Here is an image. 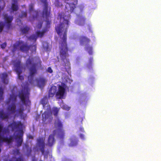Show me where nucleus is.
Returning <instances> with one entry per match:
<instances>
[{"instance_id": "obj_1", "label": "nucleus", "mask_w": 161, "mask_h": 161, "mask_svg": "<svg viewBox=\"0 0 161 161\" xmlns=\"http://www.w3.org/2000/svg\"><path fill=\"white\" fill-rule=\"evenodd\" d=\"M59 19L63 20V22L58 24L55 27V29L59 36L64 33L62 40L59 43V57L61 60V65L63 67L65 71H68L70 69V63L68 58L69 54L68 53L69 50L67 43V32L69 27L70 15L66 13L61 12L58 14Z\"/></svg>"}, {"instance_id": "obj_2", "label": "nucleus", "mask_w": 161, "mask_h": 161, "mask_svg": "<svg viewBox=\"0 0 161 161\" xmlns=\"http://www.w3.org/2000/svg\"><path fill=\"white\" fill-rule=\"evenodd\" d=\"M42 62L39 57H29L26 60L25 64L28 67L29 71L28 80L31 84L33 83L34 77L37 74V70L41 66Z\"/></svg>"}, {"instance_id": "obj_3", "label": "nucleus", "mask_w": 161, "mask_h": 161, "mask_svg": "<svg viewBox=\"0 0 161 161\" xmlns=\"http://www.w3.org/2000/svg\"><path fill=\"white\" fill-rule=\"evenodd\" d=\"M17 97L14 94L10 95L8 100L6 102L8 106L6 108L7 113L3 112H0V117L2 119H8L9 115L14 114L16 112V103Z\"/></svg>"}, {"instance_id": "obj_4", "label": "nucleus", "mask_w": 161, "mask_h": 161, "mask_svg": "<svg viewBox=\"0 0 161 161\" xmlns=\"http://www.w3.org/2000/svg\"><path fill=\"white\" fill-rule=\"evenodd\" d=\"M41 1L44 4V5L42 12V16L43 17H45L47 19L46 20V24L45 27L44 29H46L47 30V28H50L51 23V20H49L47 19L48 18L50 17V10H48V6L47 3V0H41Z\"/></svg>"}, {"instance_id": "obj_5", "label": "nucleus", "mask_w": 161, "mask_h": 161, "mask_svg": "<svg viewBox=\"0 0 161 161\" xmlns=\"http://www.w3.org/2000/svg\"><path fill=\"white\" fill-rule=\"evenodd\" d=\"M14 49H16L18 47L19 48V50L22 52L27 53L28 52L31 47H34L35 50H36V46L35 45H28L26 43H25L23 41H18L14 44Z\"/></svg>"}, {"instance_id": "obj_6", "label": "nucleus", "mask_w": 161, "mask_h": 161, "mask_svg": "<svg viewBox=\"0 0 161 161\" xmlns=\"http://www.w3.org/2000/svg\"><path fill=\"white\" fill-rule=\"evenodd\" d=\"M54 125L55 127L57 129V130H56L58 132V135L59 138L61 139H64V132L63 129V124L59 118H57L55 119Z\"/></svg>"}, {"instance_id": "obj_7", "label": "nucleus", "mask_w": 161, "mask_h": 161, "mask_svg": "<svg viewBox=\"0 0 161 161\" xmlns=\"http://www.w3.org/2000/svg\"><path fill=\"white\" fill-rule=\"evenodd\" d=\"M42 120L45 124H47L52 122L53 117L51 112V108L49 105L47 108V111H45L42 115Z\"/></svg>"}, {"instance_id": "obj_8", "label": "nucleus", "mask_w": 161, "mask_h": 161, "mask_svg": "<svg viewBox=\"0 0 161 161\" xmlns=\"http://www.w3.org/2000/svg\"><path fill=\"white\" fill-rule=\"evenodd\" d=\"M25 88L24 89L21 90L20 92H19V96L20 99L22 103L25 104L26 106L27 105H30L31 104V101L29 99V97L28 96V92H25ZM27 91H28V88H26Z\"/></svg>"}, {"instance_id": "obj_9", "label": "nucleus", "mask_w": 161, "mask_h": 161, "mask_svg": "<svg viewBox=\"0 0 161 161\" xmlns=\"http://www.w3.org/2000/svg\"><path fill=\"white\" fill-rule=\"evenodd\" d=\"M15 68V70L18 75V78L20 80H23L24 79V76L21 75L22 72L23 66L21 64V61L18 60L16 61L14 64Z\"/></svg>"}, {"instance_id": "obj_10", "label": "nucleus", "mask_w": 161, "mask_h": 161, "mask_svg": "<svg viewBox=\"0 0 161 161\" xmlns=\"http://www.w3.org/2000/svg\"><path fill=\"white\" fill-rule=\"evenodd\" d=\"M90 42V39L86 36H82L80 38V44L82 45L84 43H86V45L85 49L88 52L90 55H91L92 54V48L91 46L87 44Z\"/></svg>"}, {"instance_id": "obj_11", "label": "nucleus", "mask_w": 161, "mask_h": 161, "mask_svg": "<svg viewBox=\"0 0 161 161\" xmlns=\"http://www.w3.org/2000/svg\"><path fill=\"white\" fill-rule=\"evenodd\" d=\"M4 26H5V29L7 30H8L12 28V21L13 20V17L12 16H8L7 14L4 15Z\"/></svg>"}, {"instance_id": "obj_12", "label": "nucleus", "mask_w": 161, "mask_h": 161, "mask_svg": "<svg viewBox=\"0 0 161 161\" xmlns=\"http://www.w3.org/2000/svg\"><path fill=\"white\" fill-rule=\"evenodd\" d=\"M65 86H66V85L64 83L62 84L61 85L58 86V91L56 93V97L57 98H63L66 91Z\"/></svg>"}, {"instance_id": "obj_13", "label": "nucleus", "mask_w": 161, "mask_h": 161, "mask_svg": "<svg viewBox=\"0 0 161 161\" xmlns=\"http://www.w3.org/2000/svg\"><path fill=\"white\" fill-rule=\"evenodd\" d=\"M45 138L42 137H39L37 140V146L39 149L42 154H44V148L45 146Z\"/></svg>"}, {"instance_id": "obj_14", "label": "nucleus", "mask_w": 161, "mask_h": 161, "mask_svg": "<svg viewBox=\"0 0 161 161\" xmlns=\"http://www.w3.org/2000/svg\"><path fill=\"white\" fill-rule=\"evenodd\" d=\"M22 125V124L20 121H13L12 122L8 125V128H10L12 131H14L15 129L21 128Z\"/></svg>"}, {"instance_id": "obj_15", "label": "nucleus", "mask_w": 161, "mask_h": 161, "mask_svg": "<svg viewBox=\"0 0 161 161\" xmlns=\"http://www.w3.org/2000/svg\"><path fill=\"white\" fill-rule=\"evenodd\" d=\"M23 131L22 129L19 130L18 132L15 136V139L17 141V145L18 147L20 146L23 142L22 137L23 135Z\"/></svg>"}, {"instance_id": "obj_16", "label": "nucleus", "mask_w": 161, "mask_h": 161, "mask_svg": "<svg viewBox=\"0 0 161 161\" xmlns=\"http://www.w3.org/2000/svg\"><path fill=\"white\" fill-rule=\"evenodd\" d=\"M57 133V131L56 130H53L52 134H50L48 138L47 145L50 147L53 146L55 142V140L54 138L55 136Z\"/></svg>"}, {"instance_id": "obj_17", "label": "nucleus", "mask_w": 161, "mask_h": 161, "mask_svg": "<svg viewBox=\"0 0 161 161\" xmlns=\"http://www.w3.org/2000/svg\"><path fill=\"white\" fill-rule=\"evenodd\" d=\"M77 17L78 19L75 21V23L79 25H83L86 20L85 17L80 15H78Z\"/></svg>"}, {"instance_id": "obj_18", "label": "nucleus", "mask_w": 161, "mask_h": 161, "mask_svg": "<svg viewBox=\"0 0 161 161\" xmlns=\"http://www.w3.org/2000/svg\"><path fill=\"white\" fill-rule=\"evenodd\" d=\"M29 11L30 13L33 12V19H35L36 18L38 15V13L37 11L34 10V4L32 3L31 4L29 5Z\"/></svg>"}, {"instance_id": "obj_19", "label": "nucleus", "mask_w": 161, "mask_h": 161, "mask_svg": "<svg viewBox=\"0 0 161 161\" xmlns=\"http://www.w3.org/2000/svg\"><path fill=\"white\" fill-rule=\"evenodd\" d=\"M57 88L55 86H52L50 89L49 92L48 97H53L57 92Z\"/></svg>"}, {"instance_id": "obj_20", "label": "nucleus", "mask_w": 161, "mask_h": 161, "mask_svg": "<svg viewBox=\"0 0 161 161\" xmlns=\"http://www.w3.org/2000/svg\"><path fill=\"white\" fill-rule=\"evenodd\" d=\"M19 5L17 0H13L12 3L11 8L12 11H16L19 9Z\"/></svg>"}, {"instance_id": "obj_21", "label": "nucleus", "mask_w": 161, "mask_h": 161, "mask_svg": "<svg viewBox=\"0 0 161 161\" xmlns=\"http://www.w3.org/2000/svg\"><path fill=\"white\" fill-rule=\"evenodd\" d=\"M8 75L7 73H3L2 74L1 79L2 82L6 84L8 83Z\"/></svg>"}, {"instance_id": "obj_22", "label": "nucleus", "mask_w": 161, "mask_h": 161, "mask_svg": "<svg viewBox=\"0 0 161 161\" xmlns=\"http://www.w3.org/2000/svg\"><path fill=\"white\" fill-rule=\"evenodd\" d=\"M48 30L46 29H44L41 31H38L36 32V34L37 36V37H42L44 35L45 33Z\"/></svg>"}, {"instance_id": "obj_23", "label": "nucleus", "mask_w": 161, "mask_h": 161, "mask_svg": "<svg viewBox=\"0 0 161 161\" xmlns=\"http://www.w3.org/2000/svg\"><path fill=\"white\" fill-rule=\"evenodd\" d=\"M37 82L38 86L41 87L45 85V80L43 78H40L37 80Z\"/></svg>"}, {"instance_id": "obj_24", "label": "nucleus", "mask_w": 161, "mask_h": 161, "mask_svg": "<svg viewBox=\"0 0 161 161\" xmlns=\"http://www.w3.org/2000/svg\"><path fill=\"white\" fill-rule=\"evenodd\" d=\"M48 102V100L47 98L46 97H44L42 98L41 101V103L43 105V107L44 108L45 107V106Z\"/></svg>"}, {"instance_id": "obj_25", "label": "nucleus", "mask_w": 161, "mask_h": 161, "mask_svg": "<svg viewBox=\"0 0 161 161\" xmlns=\"http://www.w3.org/2000/svg\"><path fill=\"white\" fill-rule=\"evenodd\" d=\"M24 148L26 149V152L27 155H30L31 152V148H30L29 147L28 145L26 144H25Z\"/></svg>"}, {"instance_id": "obj_26", "label": "nucleus", "mask_w": 161, "mask_h": 161, "mask_svg": "<svg viewBox=\"0 0 161 161\" xmlns=\"http://www.w3.org/2000/svg\"><path fill=\"white\" fill-rule=\"evenodd\" d=\"M30 28L29 27L25 26L21 29V31L23 34H26L28 32Z\"/></svg>"}, {"instance_id": "obj_27", "label": "nucleus", "mask_w": 161, "mask_h": 161, "mask_svg": "<svg viewBox=\"0 0 161 161\" xmlns=\"http://www.w3.org/2000/svg\"><path fill=\"white\" fill-rule=\"evenodd\" d=\"M59 111V108L56 107H53L52 110V113L53 115L55 116H57Z\"/></svg>"}, {"instance_id": "obj_28", "label": "nucleus", "mask_w": 161, "mask_h": 161, "mask_svg": "<svg viewBox=\"0 0 161 161\" xmlns=\"http://www.w3.org/2000/svg\"><path fill=\"white\" fill-rule=\"evenodd\" d=\"M78 140L76 139H71L69 146L71 147L76 146L77 144Z\"/></svg>"}, {"instance_id": "obj_29", "label": "nucleus", "mask_w": 161, "mask_h": 161, "mask_svg": "<svg viewBox=\"0 0 161 161\" xmlns=\"http://www.w3.org/2000/svg\"><path fill=\"white\" fill-rule=\"evenodd\" d=\"M24 111L23 107L19 108L17 110V113L21 116L23 115V111Z\"/></svg>"}, {"instance_id": "obj_30", "label": "nucleus", "mask_w": 161, "mask_h": 161, "mask_svg": "<svg viewBox=\"0 0 161 161\" xmlns=\"http://www.w3.org/2000/svg\"><path fill=\"white\" fill-rule=\"evenodd\" d=\"M9 161H23V158L21 157H19L18 158L13 157Z\"/></svg>"}, {"instance_id": "obj_31", "label": "nucleus", "mask_w": 161, "mask_h": 161, "mask_svg": "<svg viewBox=\"0 0 161 161\" xmlns=\"http://www.w3.org/2000/svg\"><path fill=\"white\" fill-rule=\"evenodd\" d=\"M37 37V36L36 34H33L29 37L28 39L30 40H33L35 41H36Z\"/></svg>"}, {"instance_id": "obj_32", "label": "nucleus", "mask_w": 161, "mask_h": 161, "mask_svg": "<svg viewBox=\"0 0 161 161\" xmlns=\"http://www.w3.org/2000/svg\"><path fill=\"white\" fill-rule=\"evenodd\" d=\"M3 89L1 87H0V100L1 101H3L4 99L3 96Z\"/></svg>"}, {"instance_id": "obj_33", "label": "nucleus", "mask_w": 161, "mask_h": 161, "mask_svg": "<svg viewBox=\"0 0 161 161\" xmlns=\"http://www.w3.org/2000/svg\"><path fill=\"white\" fill-rule=\"evenodd\" d=\"M27 16V13L26 11H22L21 14L19 15V17L21 18H26Z\"/></svg>"}, {"instance_id": "obj_34", "label": "nucleus", "mask_w": 161, "mask_h": 161, "mask_svg": "<svg viewBox=\"0 0 161 161\" xmlns=\"http://www.w3.org/2000/svg\"><path fill=\"white\" fill-rule=\"evenodd\" d=\"M69 6H70V12L71 13L74 11V10L75 8V5L74 3H70L69 4Z\"/></svg>"}, {"instance_id": "obj_35", "label": "nucleus", "mask_w": 161, "mask_h": 161, "mask_svg": "<svg viewBox=\"0 0 161 161\" xmlns=\"http://www.w3.org/2000/svg\"><path fill=\"white\" fill-rule=\"evenodd\" d=\"M4 26V23L2 21L0 22V32L3 31Z\"/></svg>"}, {"instance_id": "obj_36", "label": "nucleus", "mask_w": 161, "mask_h": 161, "mask_svg": "<svg viewBox=\"0 0 161 161\" xmlns=\"http://www.w3.org/2000/svg\"><path fill=\"white\" fill-rule=\"evenodd\" d=\"M43 22H40L38 23L36 25V27L37 29H41L42 25Z\"/></svg>"}, {"instance_id": "obj_37", "label": "nucleus", "mask_w": 161, "mask_h": 161, "mask_svg": "<svg viewBox=\"0 0 161 161\" xmlns=\"http://www.w3.org/2000/svg\"><path fill=\"white\" fill-rule=\"evenodd\" d=\"M43 47L46 49H47L48 47V44L46 42L43 43Z\"/></svg>"}, {"instance_id": "obj_38", "label": "nucleus", "mask_w": 161, "mask_h": 161, "mask_svg": "<svg viewBox=\"0 0 161 161\" xmlns=\"http://www.w3.org/2000/svg\"><path fill=\"white\" fill-rule=\"evenodd\" d=\"M47 71L48 72L50 73H52L53 72V70L51 67H49L48 68Z\"/></svg>"}, {"instance_id": "obj_39", "label": "nucleus", "mask_w": 161, "mask_h": 161, "mask_svg": "<svg viewBox=\"0 0 161 161\" xmlns=\"http://www.w3.org/2000/svg\"><path fill=\"white\" fill-rule=\"evenodd\" d=\"M6 46V43L4 42L1 45V47L2 49H4Z\"/></svg>"}, {"instance_id": "obj_40", "label": "nucleus", "mask_w": 161, "mask_h": 161, "mask_svg": "<svg viewBox=\"0 0 161 161\" xmlns=\"http://www.w3.org/2000/svg\"><path fill=\"white\" fill-rule=\"evenodd\" d=\"M3 132L4 133H9V130L8 129H5L3 130Z\"/></svg>"}, {"instance_id": "obj_41", "label": "nucleus", "mask_w": 161, "mask_h": 161, "mask_svg": "<svg viewBox=\"0 0 161 161\" xmlns=\"http://www.w3.org/2000/svg\"><path fill=\"white\" fill-rule=\"evenodd\" d=\"M83 117H79L78 118L77 121H78V122L80 121L81 124H82V122L83 121Z\"/></svg>"}, {"instance_id": "obj_42", "label": "nucleus", "mask_w": 161, "mask_h": 161, "mask_svg": "<svg viewBox=\"0 0 161 161\" xmlns=\"http://www.w3.org/2000/svg\"><path fill=\"white\" fill-rule=\"evenodd\" d=\"M14 153L15 154H16L17 155L19 154L20 152H19V149H17L16 150L14 151Z\"/></svg>"}, {"instance_id": "obj_43", "label": "nucleus", "mask_w": 161, "mask_h": 161, "mask_svg": "<svg viewBox=\"0 0 161 161\" xmlns=\"http://www.w3.org/2000/svg\"><path fill=\"white\" fill-rule=\"evenodd\" d=\"M5 6V3L4 2L3 3V6L2 7L0 6V12H1V11L3 9L4 6Z\"/></svg>"}, {"instance_id": "obj_44", "label": "nucleus", "mask_w": 161, "mask_h": 161, "mask_svg": "<svg viewBox=\"0 0 161 161\" xmlns=\"http://www.w3.org/2000/svg\"><path fill=\"white\" fill-rule=\"evenodd\" d=\"M5 6V3L4 2L3 3V6L2 7L0 6V12H1V11L3 9L4 6Z\"/></svg>"}, {"instance_id": "obj_45", "label": "nucleus", "mask_w": 161, "mask_h": 161, "mask_svg": "<svg viewBox=\"0 0 161 161\" xmlns=\"http://www.w3.org/2000/svg\"><path fill=\"white\" fill-rule=\"evenodd\" d=\"M32 161H37V159L36 158L35 156L33 157Z\"/></svg>"}, {"instance_id": "obj_46", "label": "nucleus", "mask_w": 161, "mask_h": 161, "mask_svg": "<svg viewBox=\"0 0 161 161\" xmlns=\"http://www.w3.org/2000/svg\"><path fill=\"white\" fill-rule=\"evenodd\" d=\"M80 137L82 139H84V135H83L82 134H80Z\"/></svg>"}, {"instance_id": "obj_47", "label": "nucleus", "mask_w": 161, "mask_h": 161, "mask_svg": "<svg viewBox=\"0 0 161 161\" xmlns=\"http://www.w3.org/2000/svg\"><path fill=\"white\" fill-rule=\"evenodd\" d=\"M80 131L83 132L84 131V129L83 127H80Z\"/></svg>"}, {"instance_id": "obj_48", "label": "nucleus", "mask_w": 161, "mask_h": 161, "mask_svg": "<svg viewBox=\"0 0 161 161\" xmlns=\"http://www.w3.org/2000/svg\"><path fill=\"white\" fill-rule=\"evenodd\" d=\"M93 60V58H91L90 59V62L91 63Z\"/></svg>"}, {"instance_id": "obj_49", "label": "nucleus", "mask_w": 161, "mask_h": 161, "mask_svg": "<svg viewBox=\"0 0 161 161\" xmlns=\"http://www.w3.org/2000/svg\"><path fill=\"white\" fill-rule=\"evenodd\" d=\"M1 149L0 148V153L1 152Z\"/></svg>"}, {"instance_id": "obj_50", "label": "nucleus", "mask_w": 161, "mask_h": 161, "mask_svg": "<svg viewBox=\"0 0 161 161\" xmlns=\"http://www.w3.org/2000/svg\"><path fill=\"white\" fill-rule=\"evenodd\" d=\"M32 136H31V137H30V138H32Z\"/></svg>"}, {"instance_id": "obj_51", "label": "nucleus", "mask_w": 161, "mask_h": 161, "mask_svg": "<svg viewBox=\"0 0 161 161\" xmlns=\"http://www.w3.org/2000/svg\"><path fill=\"white\" fill-rule=\"evenodd\" d=\"M48 152H47V153L48 154Z\"/></svg>"}, {"instance_id": "obj_52", "label": "nucleus", "mask_w": 161, "mask_h": 161, "mask_svg": "<svg viewBox=\"0 0 161 161\" xmlns=\"http://www.w3.org/2000/svg\"><path fill=\"white\" fill-rule=\"evenodd\" d=\"M65 1H68L69 0H65Z\"/></svg>"}, {"instance_id": "obj_53", "label": "nucleus", "mask_w": 161, "mask_h": 161, "mask_svg": "<svg viewBox=\"0 0 161 161\" xmlns=\"http://www.w3.org/2000/svg\"><path fill=\"white\" fill-rule=\"evenodd\" d=\"M40 161H42L41 160H40Z\"/></svg>"}]
</instances>
